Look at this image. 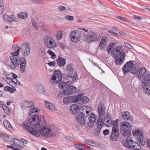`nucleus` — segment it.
Returning <instances> with one entry per match:
<instances>
[{
    "label": "nucleus",
    "instance_id": "obj_37",
    "mask_svg": "<svg viewBox=\"0 0 150 150\" xmlns=\"http://www.w3.org/2000/svg\"><path fill=\"white\" fill-rule=\"evenodd\" d=\"M18 18H21L24 19L28 16V13L26 12H22L18 14Z\"/></svg>",
    "mask_w": 150,
    "mask_h": 150
},
{
    "label": "nucleus",
    "instance_id": "obj_43",
    "mask_svg": "<svg viewBox=\"0 0 150 150\" xmlns=\"http://www.w3.org/2000/svg\"><path fill=\"white\" fill-rule=\"evenodd\" d=\"M63 32L62 31H59L57 32L56 36L58 40H60L62 38Z\"/></svg>",
    "mask_w": 150,
    "mask_h": 150
},
{
    "label": "nucleus",
    "instance_id": "obj_22",
    "mask_svg": "<svg viewBox=\"0 0 150 150\" xmlns=\"http://www.w3.org/2000/svg\"><path fill=\"white\" fill-rule=\"evenodd\" d=\"M57 64L60 67L64 66L66 63V59L59 56L57 60Z\"/></svg>",
    "mask_w": 150,
    "mask_h": 150
},
{
    "label": "nucleus",
    "instance_id": "obj_40",
    "mask_svg": "<svg viewBox=\"0 0 150 150\" xmlns=\"http://www.w3.org/2000/svg\"><path fill=\"white\" fill-rule=\"evenodd\" d=\"M71 96H68L66 98H64L63 99V101L65 104L67 105L69 103L71 102Z\"/></svg>",
    "mask_w": 150,
    "mask_h": 150
},
{
    "label": "nucleus",
    "instance_id": "obj_27",
    "mask_svg": "<svg viewBox=\"0 0 150 150\" xmlns=\"http://www.w3.org/2000/svg\"><path fill=\"white\" fill-rule=\"evenodd\" d=\"M138 69V67L137 64H135L134 66H131L130 73L134 74H137V70Z\"/></svg>",
    "mask_w": 150,
    "mask_h": 150
},
{
    "label": "nucleus",
    "instance_id": "obj_31",
    "mask_svg": "<svg viewBox=\"0 0 150 150\" xmlns=\"http://www.w3.org/2000/svg\"><path fill=\"white\" fill-rule=\"evenodd\" d=\"M106 38L105 37H103L101 40L100 44L99 45V47L101 50H103L104 47L106 46Z\"/></svg>",
    "mask_w": 150,
    "mask_h": 150
},
{
    "label": "nucleus",
    "instance_id": "obj_50",
    "mask_svg": "<svg viewBox=\"0 0 150 150\" xmlns=\"http://www.w3.org/2000/svg\"><path fill=\"white\" fill-rule=\"evenodd\" d=\"M32 23L33 27L36 29H37L38 28V25L37 23H36L35 21L33 18L31 20Z\"/></svg>",
    "mask_w": 150,
    "mask_h": 150
},
{
    "label": "nucleus",
    "instance_id": "obj_39",
    "mask_svg": "<svg viewBox=\"0 0 150 150\" xmlns=\"http://www.w3.org/2000/svg\"><path fill=\"white\" fill-rule=\"evenodd\" d=\"M33 107V108H31L30 109V112L29 113V116H31V117H33V116H32L31 115H30V114L31 112V110H32V109H34V108H35L36 109H37V110H38H38L37 109V108L35 107V106L34 105V103L33 101H30L29 102V107Z\"/></svg>",
    "mask_w": 150,
    "mask_h": 150
},
{
    "label": "nucleus",
    "instance_id": "obj_4",
    "mask_svg": "<svg viewBox=\"0 0 150 150\" xmlns=\"http://www.w3.org/2000/svg\"><path fill=\"white\" fill-rule=\"evenodd\" d=\"M92 108L90 106L86 107V108L82 111L78 112L76 117L77 123L80 126H84L87 122V117L89 115V112L92 111Z\"/></svg>",
    "mask_w": 150,
    "mask_h": 150
},
{
    "label": "nucleus",
    "instance_id": "obj_32",
    "mask_svg": "<svg viewBox=\"0 0 150 150\" xmlns=\"http://www.w3.org/2000/svg\"><path fill=\"white\" fill-rule=\"evenodd\" d=\"M99 120L98 121L97 123V127L98 128H102L103 127L104 125L103 120V119L100 118V117H98Z\"/></svg>",
    "mask_w": 150,
    "mask_h": 150
},
{
    "label": "nucleus",
    "instance_id": "obj_9",
    "mask_svg": "<svg viewBox=\"0 0 150 150\" xmlns=\"http://www.w3.org/2000/svg\"><path fill=\"white\" fill-rule=\"evenodd\" d=\"M45 44L49 48H53L57 47V45L50 36H46L45 38Z\"/></svg>",
    "mask_w": 150,
    "mask_h": 150
},
{
    "label": "nucleus",
    "instance_id": "obj_44",
    "mask_svg": "<svg viewBox=\"0 0 150 150\" xmlns=\"http://www.w3.org/2000/svg\"><path fill=\"white\" fill-rule=\"evenodd\" d=\"M29 1L33 3L42 4H43L42 0H29Z\"/></svg>",
    "mask_w": 150,
    "mask_h": 150
},
{
    "label": "nucleus",
    "instance_id": "obj_36",
    "mask_svg": "<svg viewBox=\"0 0 150 150\" xmlns=\"http://www.w3.org/2000/svg\"><path fill=\"white\" fill-rule=\"evenodd\" d=\"M66 70L69 72L73 71L74 69L73 65L72 64H69L66 65Z\"/></svg>",
    "mask_w": 150,
    "mask_h": 150
},
{
    "label": "nucleus",
    "instance_id": "obj_53",
    "mask_svg": "<svg viewBox=\"0 0 150 150\" xmlns=\"http://www.w3.org/2000/svg\"><path fill=\"white\" fill-rule=\"evenodd\" d=\"M71 37V41H72V42H78L79 40V38H77V37H76V38L75 37Z\"/></svg>",
    "mask_w": 150,
    "mask_h": 150
},
{
    "label": "nucleus",
    "instance_id": "obj_6",
    "mask_svg": "<svg viewBox=\"0 0 150 150\" xmlns=\"http://www.w3.org/2000/svg\"><path fill=\"white\" fill-rule=\"evenodd\" d=\"M118 120L116 119L115 120L113 121L112 122V132L110 136V139L112 141H116L118 139L119 135L120 134L118 124Z\"/></svg>",
    "mask_w": 150,
    "mask_h": 150
},
{
    "label": "nucleus",
    "instance_id": "obj_28",
    "mask_svg": "<svg viewBox=\"0 0 150 150\" xmlns=\"http://www.w3.org/2000/svg\"><path fill=\"white\" fill-rule=\"evenodd\" d=\"M81 35V32L78 30H73L70 35V37H74L75 36L76 38L77 37L78 38H79L80 37Z\"/></svg>",
    "mask_w": 150,
    "mask_h": 150
},
{
    "label": "nucleus",
    "instance_id": "obj_45",
    "mask_svg": "<svg viewBox=\"0 0 150 150\" xmlns=\"http://www.w3.org/2000/svg\"><path fill=\"white\" fill-rule=\"evenodd\" d=\"M47 53L51 55V58L52 59H54L56 55L54 53L52 52L51 50H49L47 51Z\"/></svg>",
    "mask_w": 150,
    "mask_h": 150
},
{
    "label": "nucleus",
    "instance_id": "obj_57",
    "mask_svg": "<svg viewBox=\"0 0 150 150\" xmlns=\"http://www.w3.org/2000/svg\"><path fill=\"white\" fill-rule=\"evenodd\" d=\"M9 16H8L6 14H5L3 17V19L4 21L6 22H8L9 20Z\"/></svg>",
    "mask_w": 150,
    "mask_h": 150
},
{
    "label": "nucleus",
    "instance_id": "obj_16",
    "mask_svg": "<svg viewBox=\"0 0 150 150\" xmlns=\"http://www.w3.org/2000/svg\"><path fill=\"white\" fill-rule=\"evenodd\" d=\"M132 134L137 139L141 137L142 138L143 137V131L141 129H134L132 131Z\"/></svg>",
    "mask_w": 150,
    "mask_h": 150
},
{
    "label": "nucleus",
    "instance_id": "obj_35",
    "mask_svg": "<svg viewBox=\"0 0 150 150\" xmlns=\"http://www.w3.org/2000/svg\"><path fill=\"white\" fill-rule=\"evenodd\" d=\"M68 84L64 82H62L58 84V86L59 88L63 90H65Z\"/></svg>",
    "mask_w": 150,
    "mask_h": 150
},
{
    "label": "nucleus",
    "instance_id": "obj_51",
    "mask_svg": "<svg viewBox=\"0 0 150 150\" xmlns=\"http://www.w3.org/2000/svg\"><path fill=\"white\" fill-rule=\"evenodd\" d=\"M4 90L6 91H9L11 93L13 92V88L8 86H6L4 88Z\"/></svg>",
    "mask_w": 150,
    "mask_h": 150
},
{
    "label": "nucleus",
    "instance_id": "obj_10",
    "mask_svg": "<svg viewBox=\"0 0 150 150\" xmlns=\"http://www.w3.org/2000/svg\"><path fill=\"white\" fill-rule=\"evenodd\" d=\"M76 91V88L74 86L67 85L65 90H63L62 94L64 95H69L72 93H74Z\"/></svg>",
    "mask_w": 150,
    "mask_h": 150
},
{
    "label": "nucleus",
    "instance_id": "obj_60",
    "mask_svg": "<svg viewBox=\"0 0 150 150\" xmlns=\"http://www.w3.org/2000/svg\"><path fill=\"white\" fill-rule=\"evenodd\" d=\"M14 82H14V80H12V81H10L8 84L11 86H13V87H15L16 86V85Z\"/></svg>",
    "mask_w": 150,
    "mask_h": 150
},
{
    "label": "nucleus",
    "instance_id": "obj_17",
    "mask_svg": "<svg viewBox=\"0 0 150 150\" xmlns=\"http://www.w3.org/2000/svg\"><path fill=\"white\" fill-rule=\"evenodd\" d=\"M103 123L104 125L107 127L111 126L112 123L111 117L107 115L105 116L103 120Z\"/></svg>",
    "mask_w": 150,
    "mask_h": 150
},
{
    "label": "nucleus",
    "instance_id": "obj_20",
    "mask_svg": "<svg viewBox=\"0 0 150 150\" xmlns=\"http://www.w3.org/2000/svg\"><path fill=\"white\" fill-rule=\"evenodd\" d=\"M146 69L145 68L142 67L140 68L137 72V77L139 79H141L146 74Z\"/></svg>",
    "mask_w": 150,
    "mask_h": 150
},
{
    "label": "nucleus",
    "instance_id": "obj_30",
    "mask_svg": "<svg viewBox=\"0 0 150 150\" xmlns=\"http://www.w3.org/2000/svg\"><path fill=\"white\" fill-rule=\"evenodd\" d=\"M141 148V146L138 143L134 141L133 142V144L132 147H130V149L137 150H140Z\"/></svg>",
    "mask_w": 150,
    "mask_h": 150
},
{
    "label": "nucleus",
    "instance_id": "obj_11",
    "mask_svg": "<svg viewBox=\"0 0 150 150\" xmlns=\"http://www.w3.org/2000/svg\"><path fill=\"white\" fill-rule=\"evenodd\" d=\"M96 115L91 113L90 115L87 118L88 125L90 128L92 127L96 122Z\"/></svg>",
    "mask_w": 150,
    "mask_h": 150
},
{
    "label": "nucleus",
    "instance_id": "obj_62",
    "mask_svg": "<svg viewBox=\"0 0 150 150\" xmlns=\"http://www.w3.org/2000/svg\"><path fill=\"white\" fill-rule=\"evenodd\" d=\"M103 133L105 135H108L109 133V130L108 129H106L103 131Z\"/></svg>",
    "mask_w": 150,
    "mask_h": 150
},
{
    "label": "nucleus",
    "instance_id": "obj_25",
    "mask_svg": "<svg viewBox=\"0 0 150 150\" xmlns=\"http://www.w3.org/2000/svg\"><path fill=\"white\" fill-rule=\"evenodd\" d=\"M45 103L47 108L52 111H55L56 108L55 105L47 101H45Z\"/></svg>",
    "mask_w": 150,
    "mask_h": 150
},
{
    "label": "nucleus",
    "instance_id": "obj_26",
    "mask_svg": "<svg viewBox=\"0 0 150 150\" xmlns=\"http://www.w3.org/2000/svg\"><path fill=\"white\" fill-rule=\"evenodd\" d=\"M37 91L39 93L43 94L45 92V89L44 87L41 84H38L37 86Z\"/></svg>",
    "mask_w": 150,
    "mask_h": 150
},
{
    "label": "nucleus",
    "instance_id": "obj_23",
    "mask_svg": "<svg viewBox=\"0 0 150 150\" xmlns=\"http://www.w3.org/2000/svg\"><path fill=\"white\" fill-rule=\"evenodd\" d=\"M82 95V94L80 93L74 97L71 96V102L74 103H80V99Z\"/></svg>",
    "mask_w": 150,
    "mask_h": 150
},
{
    "label": "nucleus",
    "instance_id": "obj_59",
    "mask_svg": "<svg viewBox=\"0 0 150 150\" xmlns=\"http://www.w3.org/2000/svg\"><path fill=\"white\" fill-rule=\"evenodd\" d=\"M12 80H13V78H10L8 76V77H6V79L5 80L8 84H9L10 81H12Z\"/></svg>",
    "mask_w": 150,
    "mask_h": 150
},
{
    "label": "nucleus",
    "instance_id": "obj_18",
    "mask_svg": "<svg viewBox=\"0 0 150 150\" xmlns=\"http://www.w3.org/2000/svg\"><path fill=\"white\" fill-rule=\"evenodd\" d=\"M134 142V141L131 138L127 137L126 142L123 143V144L125 146L130 149V147H132Z\"/></svg>",
    "mask_w": 150,
    "mask_h": 150
},
{
    "label": "nucleus",
    "instance_id": "obj_21",
    "mask_svg": "<svg viewBox=\"0 0 150 150\" xmlns=\"http://www.w3.org/2000/svg\"><path fill=\"white\" fill-rule=\"evenodd\" d=\"M21 48L23 52H24V54L25 56H27L28 55V42L24 43L21 46Z\"/></svg>",
    "mask_w": 150,
    "mask_h": 150
},
{
    "label": "nucleus",
    "instance_id": "obj_1",
    "mask_svg": "<svg viewBox=\"0 0 150 150\" xmlns=\"http://www.w3.org/2000/svg\"><path fill=\"white\" fill-rule=\"evenodd\" d=\"M30 115L33 116V117H29V124L35 126L36 128H40L38 130L33 128L32 127L29 126V132L33 135L38 137L42 134L43 136L46 137H51L53 136L54 133L52 129L50 127L42 126V122L41 121V118L38 115L35 113L38 112L36 109H32Z\"/></svg>",
    "mask_w": 150,
    "mask_h": 150
},
{
    "label": "nucleus",
    "instance_id": "obj_2",
    "mask_svg": "<svg viewBox=\"0 0 150 150\" xmlns=\"http://www.w3.org/2000/svg\"><path fill=\"white\" fill-rule=\"evenodd\" d=\"M21 48L18 45H15L12 46V50L13 52L11 53L12 55L10 57L11 62L8 64L9 66L13 70L15 69L20 64V69L22 73H24L25 67L26 66L25 59L23 57L19 58L18 55Z\"/></svg>",
    "mask_w": 150,
    "mask_h": 150
},
{
    "label": "nucleus",
    "instance_id": "obj_58",
    "mask_svg": "<svg viewBox=\"0 0 150 150\" xmlns=\"http://www.w3.org/2000/svg\"><path fill=\"white\" fill-rule=\"evenodd\" d=\"M101 129L102 128L97 127V128L96 129L94 132L95 134L96 135L99 134L100 132Z\"/></svg>",
    "mask_w": 150,
    "mask_h": 150
},
{
    "label": "nucleus",
    "instance_id": "obj_63",
    "mask_svg": "<svg viewBox=\"0 0 150 150\" xmlns=\"http://www.w3.org/2000/svg\"><path fill=\"white\" fill-rule=\"evenodd\" d=\"M58 8L61 11H64L65 9V7L63 6H59Z\"/></svg>",
    "mask_w": 150,
    "mask_h": 150
},
{
    "label": "nucleus",
    "instance_id": "obj_19",
    "mask_svg": "<svg viewBox=\"0 0 150 150\" xmlns=\"http://www.w3.org/2000/svg\"><path fill=\"white\" fill-rule=\"evenodd\" d=\"M68 77L71 78L72 80L74 81L78 79V76L76 71H73L69 72L67 75Z\"/></svg>",
    "mask_w": 150,
    "mask_h": 150
},
{
    "label": "nucleus",
    "instance_id": "obj_34",
    "mask_svg": "<svg viewBox=\"0 0 150 150\" xmlns=\"http://www.w3.org/2000/svg\"><path fill=\"white\" fill-rule=\"evenodd\" d=\"M28 105V102L27 100H24L23 101L21 104V107L23 110L27 108V109Z\"/></svg>",
    "mask_w": 150,
    "mask_h": 150
},
{
    "label": "nucleus",
    "instance_id": "obj_47",
    "mask_svg": "<svg viewBox=\"0 0 150 150\" xmlns=\"http://www.w3.org/2000/svg\"><path fill=\"white\" fill-rule=\"evenodd\" d=\"M137 140L138 142L141 145L144 146V145L145 144V142L144 139L143 137L142 138H141V137L140 138H138V139Z\"/></svg>",
    "mask_w": 150,
    "mask_h": 150
},
{
    "label": "nucleus",
    "instance_id": "obj_49",
    "mask_svg": "<svg viewBox=\"0 0 150 150\" xmlns=\"http://www.w3.org/2000/svg\"><path fill=\"white\" fill-rule=\"evenodd\" d=\"M5 113L6 114H8L10 112L9 108L7 106L5 105L3 107Z\"/></svg>",
    "mask_w": 150,
    "mask_h": 150
},
{
    "label": "nucleus",
    "instance_id": "obj_13",
    "mask_svg": "<svg viewBox=\"0 0 150 150\" xmlns=\"http://www.w3.org/2000/svg\"><path fill=\"white\" fill-rule=\"evenodd\" d=\"M105 108L104 105L102 103H99L98 108V117L101 118L105 114Z\"/></svg>",
    "mask_w": 150,
    "mask_h": 150
},
{
    "label": "nucleus",
    "instance_id": "obj_55",
    "mask_svg": "<svg viewBox=\"0 0 150 150\" xmlns=\"http://www.w3.org/2000/svg\"><path fill=\"white\" fill-rule=\"evenodd\" d=\"M9 22H12L13 21H16L15 18L13 15H11L9 16Z\"/></svg>",
    "mask_w": 150,
    "mask_h": 150
},
{
    "label": "nucleus",
    "instance_id": "obj_38",
    "mask_svg": "<svg viewBox=\"0 0 150 150\" xmlns=\"http://www.w3.org/2000/svg\"><path fill=\"white\" fill-rule=\"evenodd\" d=\"M143 82L142 83V84H146L147 83L150 81V74H147L145 75L144 78H143Z\"/></svg>",
    "mask_w": 150,
    "mask_h": 150
},
{
    "label": "nucleus",
    "instance_id": "obj_12",
    "mask_svg": "<svg viewBox=\"0 0 150 150\" xmlns=\"http://www.w3.org/2000/svg\"><path fill=\"white\" fill-rule=\"evenodd\" d=\"M86 39L88 42L89 43L93 41H96L97 40V35L93 31H90L87 34Z\"/></svg>",
    "mask_w": 150,
    "mask_h": 150
},
{
    "label": "nucleus",
    "instance_id": "obj_3",
    "mask_svg": "<svg viewBox=\"0 0 150 150\" xmlns=\"http://www.w3.org/2000/svg\"><path fill=\"white\" fill-rule=\"evenodd\" d=\"M122 48V46H118L111 50V55L115 58V63L117 65H121L124 60L125 53Z\"/></svg>",
    "mask_w": 150,
    "mask_h": 150
},
{
    "label": "nucleus",
    "instance_id": "obj_54",
    "mask_svg": "<svg viewBox=\"0 0 150 150\" xmlns=\"http://www.w3.org/2000/svg\"><path fill=\"white\" fill-rule=\"evenodd\" d=\"M117 42L110 43L109 44V47H112V48L113 47V49L114 48H115L117 47H116V46H117Z\"/></svg>",
    "mask_w": 150,
    "mask_h": 150
},
{
    "label": "nucleus",
    "instance_id": "obj_24",
    "mask_svg": "<svg viewBox=\"0 0 150 150\" xmlns=\"http://www.w3.org/2000/svg\"><path fill=\"white\" fill-rule=\"evenodd\" d=\"M20 140H18V139H16L13 141V146L16 148V150H20L22 148V146L20 145V143H19Z\"/></svg>",
    "mask_w": 150,
    "mask_h": 150
},
{
    "label": "nucleus",
    "instance_id": "obj_42",
    "mask_svg": "<svg viewBox=\"0 0 150 150\" xmlns=\"http://www.w3.org/2000/svg\"><path fill=\"white\" fill-rule=\"evenodd\" d=\"M4 3L3 0H0V13L2 14L4 12Z\"/></svg>",
    "mask_w": 150,
    "mask_h": 150
},
{
    "label": "nucleus",
    "instance_id": "obj_5",
    "mask_svg": "<svg viewBox=\"0 0 150 150\" xmlns=\"http://www.w3.org/2000/svg\"><path fill=\"white\" fill-rule=\"evenodd\" d=\"M120 126L121 134L125 137L129 136L133 125L127 121H124L120 123Z\"/></svg>",
    "mask_w": 150,
    "mask_h": 150
},
{
    "label": "nucleus",
    "instance_id": "obj_46",
    "mask_svg": "<svg viewBox=\"0 0 150 150\" xmlns=\"http://www.w3.org/2000/svg\"><path fill=\"white\" fill-rule=\"evenodd\" d=\"M84 142L87 144L92 146L95 144L91 140H86L84 141Z\"/></svg>",
    "mask_w": 150,
    "mask_h": 150
},
{
    "label": "nucleus",
    "instance_id": "obj_41",
    "mask_svg": "<svg viewBox=\"0 0 150 150\" xmlns=\"http://www.w3.org/2000/svg\"><path fill=\"white\" fill-rule=\"evenodd\" d=\"M4 124L5 127L6 129H9L12 128V126L10 122L7 120L4 121Z\"/></svg>",
    "mask_w": 150,
    "mask_h": 150
},
{
    "label": "nucleus",
    "instance_id": "obj_15",
    "mask_svg": "<svg viewBox=\"0 0 150 150\" xmlns=\"http://www.w3.org/2000/svg\"><path fill=\"white\" fill-rule=\"evenodd\" d=\"M121 116L124 120L132 121L133 120V117L127 111L122 112Z\"/></svg>",
    "mask_w": 150,
    "mask_h": 150
},
{
    "label": "nucleus",
    "instance_id": "obj_56",
    "mask_svg": "<svg viewBox=\"0 0 150 150\" xmlns=\"http://www.w3.org/2000/svg\"><path fill=\"white\" fill-rule=\"evenodd\" d=\"M22 127L24 129L28 130V124L27 122H24L22 125Z\"/></svg>",
    "mask_w": 150,
    "mask_h": 150
},
{
    "label": "nucleus",
    "instance_id": "obj_29",
    "mask_svg": "<svg viewBox=\"0 0 150 150\" xmlns=\"http://www.w3.org/2000/svg\"><path fill=\"white\" fill-rule=\"evenodd\" d=\"M89 100V98L87 97L82 96L80 99V103H79L80 105L83 103H86L88 102Z\"/></svg>",
    "mask_w": 150,
    "mask_h": 150
},
{
    "label": "nucleus",
    "instance_id": "obj_61",
    "mask_svg": "<svg viewBox=\"0 0 150 150\" xmlns=\"http://www.w3.org/2000/svg\"><path fill=\"white\" fill-rule=\"evenodd\" d=\"M125 46L128 47V48L131 49L132 48V46H131V45L129 44V43H127V42H125Z\"/></svg>",
    "mask_w": 150,
    "mask_h": 150
},
{
    "label": "nucleus",
    "instance_id": "obj_52",
    "mask_svg": "<svg viewBox=\"0 0 150 150\" xmlns=\"http://www.w3.org/2000/svg\"><path fill=\"white\" fill-rule=\"evenodd\" d=\"M65 18L70 21H73L74 19V18L72 16H67L65 17Z\"/></svg>",
    "mask_w": 150,
    "mask_h": 150
},
{
    "label": "nucleus",
    "instance_id": "obj_33",
    "mask_svg": "<svg viewBox=\"0 0 150 150\" xmlns=\"http://www.w3.org/2000/svg\"><path fill=\"white\" fill-rule=\"evenodd\" d=\"M144 86L143 88L144 89V93L146 94L150 93V85L149 86L144 84H142Z\"/></svg>",
    "mask_w": 150,
    "mask_h": 150
},
{
    "label": "nucleus",
    "instance_id": "obj_14",
    "mask_svg": "<svg viewBox=\"0 0 150 150\" xmlns=\"http://www.w3.org/2000/svg\"><path fill=\"white\" fill-rule=\"evenodd\" d=\"M133 65V62L132 61L127 62L124 65L123 67L122 70L125 74L127 72H130L131 66Z\"/></svg>",
    "mask_w": 150,
    "mask_h": 150
},
{
    "label": "nucleus",
    "instance_id": "obj_8",
    "mask_svg": "<svg viewBox=\"0 0 150 150\" xmlns=\"http://www.w3.org/2000/svg\"><path fill=\"white\" fill-rule=\"evenodd\" d=\"M62 77V74L60 70H55L54 72V75L52 77L51 81H52V80L54 82L56 83H58L61 81Z\"/></svg>",
    "mask_w": 150,
    "mask_h": 150
},
{
    "label": "nucleus",
    "instance_id": "obj_48",
    "mask_svg": "<svg viewBox=\"0 0 150 150\" xmlns=\"http://www.w3.org/2000/svg\"><path fill=\"white\" fill-rule=\"evenodd\" d=\"M74 146L75 147L81 150H85V148H83V146L82 145V144L79 145L78 144H76L74 145Z\"/></svg>",
    "mask_w": 150,
    "mask_h": 150
},
{
    "label": "nucleus",
    "instance_id": "obj_64",
    "mask_svg": "<svg viewBox=\"0 0 150 150\" xmlns=\"http://www.w3.org/2000/svg\"><path fill=\"white\" fill-rule=\"evenodd\" d=\"M147 143L148 146L150 149V138L147 139Z\"/></svg>",
    "mask_w": 150,
    "mask_h": 150
},
{
    "label": "nucleus",
    "instance_id": "obj_7",
    "mask_svg": "<svg viewBox=\"0 0 150 150\" xmlns=\"http://www.w3.org/2000/svg\"><path fill=\"white\" fill-rule=\"evenodd\" d=\"M81 105L79 103L72 105L70 108L71 112L73 114L75 115L78 111L79 112L86 108V107L85 106Z\"/></svg>",
    "mask_w": 150,
    "mask_h": 150
}]
</instances>
